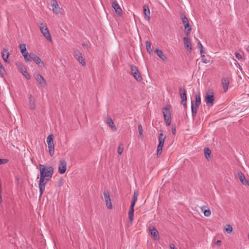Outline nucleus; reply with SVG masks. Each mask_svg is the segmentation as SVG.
<instances>
[{
  "label": "nucleus",
  "instance_id": "3",
  "mask_svg": "<svg viewBox=\"0 0 249 249\" xmlns=\"http://www.w3.org/2000/svg\"><path fill=\"white\" fill-rule=\"evenodd\" d=\"M180 18L184 26L185 34L186 36H188L192 30L191 27H190L188 19L184 14H181Z\"/></svg>",
  "mask_w": 249,
  "mask_h": 249
},
{
  "label": "nucleus",
  "instance_id": "54",
  "mask_svg": "<svg viewBox=\"0 0 249 249\" xmlns=\"http://www.w3.org/2000/svg\"><path fill=\"white\" fill-rule=\"evenodd\" d=\"M215 244L218 246H220L221 245V241L220 240H217L216 243H215Z\"/></svg>",
  "mask_w": 249,
  "mask_h": 249
},
{
  "label": "nucleus",
  "instance_id": "26",
  "mask_svg": "<svg viewBox=\"0 0 249 249\" xmlns=\"http://www.w3.org/2000/svg\"><path fill=\"white\" fill-rule=\"evenodd\" d=\"M238 177L241 181V182L244 185L246 184L247 181L248 180H246L244 174L241 172H238Z\"/></svg>",
  "mask_w": 249,
  "mask_h": 249
},
{
  "label": "nucleus",
  "instance_id": "46",
  "mask_svg": "<svg viewBox=\"0 0 249 249\" xmlns=\"http://www.w3.org/2000/svg\"><path fill=\"white\" fill-rule=\"evenodd\" d=\"M136 201H137V200L132 199L131 203V205H130L131 208H134L135 205Z\"/></svg>",
  "mask_w": 249,
  "mask_h": 249
},
{
  "label": "nucleus",
  "instance_id": "19",
  "mask_svg": "<svg viewBox=\"0 0 249 249\" xmlns=\"http://www.w3.org/2000/svg\"><path fill=\"white\" fill-rule=\"evenodd\" d=\"M183 42L185 46L189 50L192 51L193 49L191 42L189 38L186 37L183 38Z\"/></svg>",
  "mask_w": 249,
  "mask_h": 249
},
{
  "label": "nucleus",
  "instance_id": "17",
  "mask_svg": "<svg viewBox=\"0 0 249 249\" xmlns=\"http://www.w3.org/2000/svg\"><path fill=\"white\" fill-rule=\"evenodd\" d=\"M143 12L144 14V18L147 21H149L150 17V10L148 5H144L143 7Z\"/></svg>",
  "mask_w": 249,
  "mask_h": 249
},
{
  "label": "nucleus",
  "instance_id": "20",
  "mask_svg": "<svg viewBox=\"0 0 249 249\" xmlns=\"http://www.w3.org/2000/svg\"><path fill=\"white\" fill-rule=\"evenodd\" d=\"M166 138V136L163 135L162 133H160L158 137L159 140V146H163L164 142L165 141V139Z\"/></svg>",
  "mask_w": 249,
  "mask_h": 249
},
{
  "label": "nucleus",
  "instance_id": "1",
  "mask_svg": "<svg viewBox=\"0 0 249 249\" xmlns=\"http://www.w3.org/2000/svg\"><path fill=\"white\" fill-rule=\"evenodd\" d=\"M40 178H41L50 180L53 174V168L51 166L39 164Z\"/></svg>",
  "mask_w": 249,
  "mask_h": 249
},
{
  "label": "nucleus",
  "instance_id": "45",
  "mask_svg": "<svg viewBox=\"0 0 249 249\" xmlns=\"http://www.w3.org/2000/svg\"><path fill=\"white\" fill-rule=\"evenodd\" d=\"M197 46V48L200 49H203V45H202V44L201 43V42L199 40H198Z\"/></svg>",
  "mask_w": 249,
  "mask_h": 249
},
{
  "label": "nucleus",
  "instance_id": "41",
  "mask_svg": "<svg viewBox=\"0 0 249 249\" xmlns=\"http://www.w3.org/2000/svg\"><path fill=\"white\" fill-rule=\"evenodd\" d=\"M45 27H47L46 23L43 22H40L38 23V27L40 30L42 29V27H43V28H45Z\"/></svg>",
  "mask_w": 249,
  "mask_h": 249
},
{
  "label": "nucleus",
  "instance_id": "37",
  "mask_svg": "<svg viewBox=\"0 0 249 249\" xmlns=\"http://www.w3.org/2000/svg\"><path fill=\"white\" fill-rule=\"evenodd\" d=\"M162 147H163L162 146L158 145L157 153V157H159L160 155V154L162 152Z\"/></svg>",
  "mask_w": 249,
  "mask_h": 249
},
{
  "label": "nucleus",
  "instance_id": "11",
  "mask_svg": "<svg viewBox=\"0 0 249 249\" xmlns=\"http://www.w3.org/2000/svg\"><path fill=\"white\" fill-rule=\"evenodd\" d=\"M51 6L53 8V12L55 14H58L60 13V8L56 0H52L51 2Z\"/></svg>",
  "mask_w": 249,
  "mask_h": 249
},
{
  "label": "nucleus",
  "instance_id": "39",
  "mask_svg": "<svg viewBox=\"0 0 249 249\" xmlns=\"http://www.w3.org/2000/svg\"><path fill=\"white\" fill-rule=\"evenodd\" d=\"M5 72V69L2 65V64H1V63L0 62V74L3 75Z\"/></svg>",
  "mask_w": 249,
  "mask_h": 249
},
{
  "label": "nucleus",
  "instance_id": "55",
  "mask_svg": "<svg viewBox=\"0 0 249 249\" xmlns=\"http://www.w3.org/2000/svg\"><path fill=\"white\" fill-rule=\"evenodd\" d=\"M183 103V105L184 106V107L185 108H186L187 107V104H186V102H184Z\"/></svg>",
  "mask_w": 249,
  "mask_h": 249
},
{
  "label": "nucleus",
  "instance_id": "36",
  "mask_svg": "<svg viewBox=\"0 0 249 249\" xmlns=\"http://www.w3.org/2000/svg\"><path fill=\"white\" fill-rule=\"evenodd\" d=\"M225 230L228 233H231L232 231V227L230 225H227Z\"/></svg>",
  "mask_w": 249,
  "mask_h": 249
},
{
  "label": "nucleus",
  "instance_id": "30",
  "mask_svg": "<svg viewBox=\"0 0 249 249\" xmlns=\"http://www.w3.org/2000/svg\"><path fill=\"white\" fill-rule=\"evenodd\" d=\"M204 152L205 154V157L207 158V159H209V158L210 157V155L211 154V150L208 148H205L204 149Z\"/></svg>",
  "mask_w": 249,
  "mask_h": 249
},
{
  "label": "nucleus",
  "instance_id": "2",
  "mask_svg": "<svg viewBox=\"0 0 249 249\" xmlns=\"http://www.w3.org/2000/svg\"><path fill=\"white\" fill-rule=\"evenodd\" d=\"M170 105H167L166 107L163 108L162 109L164 121L167 126L170 125L171 123V113L170 111Z\"/></svg>",
  "mask_w": 249,
  "mask_h": 249
},
{
  "label": "nucleus",
  "instance_id": "51",
  "mask_svg": "<svg viewBox=\"0 0 249 249\" xmlns=\"http://www.w3.org/2000/svg\"><path fill=\"white\" fill-rule=\"evenodd\" d=\"M200 53L202 57H204L205 56V55L204 54H203V53H204L203 49H200Z\"/></svg>",
  "mask_w": 249,
  "mask_h": 249
},
{
  "label": "nucleus",
  "instance_id": "24",
  "mask_svg": "<svg viewBox=\"0 0 249 249\" xmlns=\"http://www.w3.org/2000/svg\"><path fill=\"white\" fill-rule=\"evenodd\" d=\"M107 124L109 125V127L111 128V129L115 131H116L117 129L116 126H115L114 123L111 118H108L107 119Z\"/></svg>",
  "mask_w": 249,
  "mask_h": 249
},
{
  "label": "nucleus",
  "instance_id": "56",
  "mask_svg": "<svg viewBox=\"0 0 249 249\" xmlns=\"http://www.w3.org/2000/svg\"><path fill=\"white\" fill-rule=\"evenodd\" d=\"M29 53L27 52V50L26 51V52H25V53H23V54L24 55L26 54H28ZM22 55L23 56V54H22Z\"/></svg>",
  "mask_w": 249,
  "mask_h": 249
},
{
  "label": "nucleus",
  "instance_id": "18",
  "mask_svg": "<svg viewBox=\"0 0 249 249\" xmlns=\"http://www.w3.org/2000/svg\"><path fill=\"white\" fill-rule=\"evenodd\" d=\"M2 57L4 61L5 62L8 63L9 62L8 61V57L10 55V53L8 51V50L6 49H3L2 51Z\"/></svg>",
  "mask_w": 249,
  "mask_h": 249
},
{
  "label": "nucleus",
  "instance_id": "33",
  "mask_svg": "<svg viewBox=\"0 0 249 249\" xmlns=\"http://www.w3.org/2000/svg\"><path fill=\"white\" fill-rule=\"evenodd\" d=\"M19 47V49L20 50L21 54H24L23 53H25V52H26V48L25 44H20Z\"/></svg>",
  "mask_w": 249,
  "mask_h": 249
},
{
  "label": "nucleus",
  "instance_id": "25",
  "mask_svg": "<svg viewBox=\"0 0 249 249\" xmlns=\"http://www.w3.org/2000/svg\"><path fill=\"white\" fill-rule=\"evenodd\" d=\"M155 53H156L157 55L163 61H164L166 59V57L163 53L162 52L161 50L156 49L155 50Z\"/></svg>",
  "mask_w": 249,
  "mask_h": 249
},
{
  "label": "nucleus",
  "instance_id": "13",
  "mask_svg": "<svg viewBox=\"0 0 249 249\" xmlns=\"http://www.w3.org/2000/svg\"><path fill=\"white\" fill-rule=\"evenodd\" d=\"M221 84L223 86L224 92H226L229 86V79L227 77H223L221 79Z\"/></svg>",
  "mask_w": 249,
  "mask_h": 249
},
{
  "label": "nucleus",
  "instance_id": "27",
  "mask_svg": "<svg viewBox=\"0 0 249 249\" xmlns=\"http://www.w3.org/2000/svg\"><path fill=\"white\" fill-rule=\"evenodd\" d=\"M201 104V97L199 93L196 94V101L194 103V105L196 106H199Z\"/></svg>",
  "mask_w": 249,
  "mask_h": 249
},
{
  "label": "nucleus",
  "instance_id": "29",
  "mask_svg": "<svg viewBox=\"0 0 249 249\" xmlns=\"http://www.w3.org/2000/svg\"><path fill=\"white\" fill-rule=\"evenodd\" d=\"M73 55L76 59L79 58L80 57L82 56L79 50L75 49H73Z\"/></svg>",
  "mask_w": 249,
  "mask_h": 249
},
{
  "label": "nucleus",
  "instance_id": "4",
  "mask_svg": "<svg viewBox=\"0 0 249 249\" xmlns=\"http://www.w3.org/2000/svg\"><path fill=\"white\" fill-rule=\"evenodd\" d=\"M131 73L133 76L134 78L138 81L141 82L142 80V77L141 73L138 71L137 67L134 65H130Z\"/></svg>",
  "mask_w": 249,
  "mask_h": 249
},
{
  "label": "nucleus",
  "instance_id": "35",
  "mask_svg": "<svg viewBox=\"0 0 249 249\" xmlns=\"http://www.w3.org/2000/svg\"><path fill=\"white\" fill-rule=\"evenodd\" d=\"M79 63H80L82 66H86V62L84 58L82 56L80 57L79 58H76Z\"/></svg>",
  "mask_w": 249,
  "mask_h": 249
},
{
  "label": "nucleus",
  "instance_id": "53",
  "mask_svg": "<svg viewBox=\"0 0 249 249\" xmlns=\"http://www.w3.org/2000/svg\"><path fill=\"white\" fill-rule=\"evenodd\" d=\"M202 61L204 63H208V60L206 58H204L203 57H202Z\"/></svg>",
  "mask_w": 249,
  "mask_h": 249
},
{
  "label": "nucleus",
  "instance_id": "5",
  "mask_svg": "<svg viewBox=\"0 0 249 249\" xmlns=\"http://www.w3.org/2000/svg\"><path fill=\"white\" fill-rule=\"evenodd\" d=\"M53 139V135H49L47 138V142L48 145L49 152L51 156H53L54 155V152Z\"/></svg>",
  "mask_w": 249,
  "mask_h": 249
},
{
  "label": "nucleus",
  "instance_id": "38",
  "mask_svg": "<svg viewBox=\"0 0 249 249\" xmlns=\"http://www.w3.org/2000/svg\"><path fill=\"white\" fill-rule=\"evenodd\" d=\"M138 131L139 135L141 136H142L143 129L142 126L141 124H139L138 125Z\"/></svg>",
  "mask_w": 249,
  "mask_h": 249
},
{
  "label": "nucleus",
  "instance_id": "7",
  "mask_svg": "<svg viewBox=\"0 0 249 249\" xmlns=\"http://www.w3.org/2000/svg\"><path fill=\"white\" fill-rule=\"evenodd\" d=\"M104 196L105 197L106 204L107 207L109 209H112V206L111 199H110V196H109V194L107 190H104Z\"/></svg>",
  "mask_w": 249,
  "mask_h": 249
},
{
  "label": "nucleus",
  "instance_id": "32",
  "mask_svg": "<svg viewBox=\"0 0 249 249\" xmlns=\"http://www.w3.org/2000/svg\"><path fill=\"white\" fill-rule=\"evenodd\" d=\"M20 71L23 74V75L27 79H30L31 77L28 73V72L26 71V70H24L22 68L20 69Z\"/></svg>",
  "mask_w": 249,
  "mask_h": 249
},
{
  "label": "nucleus",
  "instance_id": "43",
  "mask_svg": "<svg viewBox=\"0 0 249 249\" xmlns=\"http://www.w3.org/2000/svg\"><path fill=\"white\" fill-rule=\"evenodd\" d=\"M138 196V192L135 191L134 193L132 199L137 200Z\"/></svg>",
  "mask_w": 249,
  "mask_h": 249
},
{
  "label": "nucleus",
  "instance_id": "6",
  "mask_svg": "<svg viewBox=\"0 0 249 249\" xmlns=\"http://www.w3.org/2000/svg\"><path fill=\"white\" fill-rule=\"evenodd\" d=\"M214 97L213 96V92L210 90H209L205 96V102L206 104L209 106H212L213 104V101Z\"/></svg>",
  "mask_w": 249,
  "mask_h": 249
},
{
  "label": "nucleus",
  "instance_id": "42",
  "mask_svg": "<svg viewBox=\"0 0 249 249\" xmlns=\"http://www.w3.org/2000/svg\"><path fill=\"white\" fill-rule=\"evenodd\" d=\"M134 213H128V218L130 222H132L133 220Z\"/></svg>",
  "mask_w": 249,
  "mask_h": 249
},
{
  "label": "nucleus",
  "instance_id": "52",
  "mask_svg": "<svg viewBox=\"0 0 249 249\" xmlns=\"http://www.w3.org/2000/svg\"><path fill=\"white\" fill-rule=\"evenodd\" d=\"M134 208L130 207V209L128 212V213H134Z\"/></svg>",
  "mask_w": 249,
  "mask_h": 249
},
{
  "label": "nucleus",
  "instance_id": "31",
  "mask_svg": "<svg viewBox=\"0 0 249 249\" xmlns=\"http://www.w3.org/2000/svg\"><path fill=\"white\" fill-rule=\"evenodd\" d=\"M124 148V145L123 143H121L119 144V146L118 147V153L119 155H121L123 152Z\"/></svg>",
  "mask_w": 249,
  "mask_h": 249
},
{
  "label": "nucleus",
  "instance_id": "10",
  "mask_svg": "<svg viewBox=\"0 0 249 249\" xmlns=\"http://www.w3.org/2000/svg\"><path fill=\"white\" fill-rule=\"evenodd\" d=\"M43 36L46 38V39L49 41H52V38L51 34L47 27H45V28H42V29L40 30Z\"/></svg>",
  "mask_w": 249,
  "mask_h": 249
},
{
  "label": "nucleus",
  "instance_id": "14",
  "mask_svg": "<svg viewBox=\"0 0 249 249\" xmlns=\"http://www.w3.org/2000/svg\"><path fill=\"white\" fill-rule=\"evenodd\" d=\"M179 91L180 93V98L181 99V102L187 101V96L186 93V90L184 88H179Z\"/></svg>",
  "mask_w": 249,
  "mask_h": 249
},
{
  "label": "nucleus",
  "instance_id": "15",
  "mask_svg": "<svg viewBox=\"0 0 249 249\" xmlns=\"http://www.w3.org/2000/svg\"><path fill=\"white\" fill-rule=\"evenodd\" d=\"M36 79L42 86H45L46 85V82L43 77L40 74H37L35 76Z\"/></svg>",
  "mask_w": 249,
  "mask_h": 249
},
{
  "label": "nucleus",
  "instance_id": "23",
  "mask_svg": "<svg viewBox=\"0 0 249 249\" xmlns=\"http://www.w3.org/2000/svg\"><path fill=\"white\" fill-rule=\"evenodd\" d=\"M198 106L194 105L193 101L191 102V111L193 118H195L197 113V109Z\"/></svg>",
  "mask_w": 249,
  "mask_h": 249
},
{
  "label": "nucleus",
  "instance_id": "12",
  "mask_svg": "<svg viewBox=\"0 0 249 249\" xmlns=\"http://www.w3.org/2000/svg\"><path fill=\"white\" fill-rule=\"evenodd\" d=\"M32 60L40 67H44V63L42 61L41 59L36 55L32 53Z\"/></svg>",
  "mask_w": 249,
  "mask_h": 249
},
{
  "label": "nucleus",
  "instance_id": "28",
  "mask_svg": "<svg viewBox=\"0 0 249 249\" xmlns=\"http://www.w3.org/2000/svg\"><path fill=\"white\" fill-rule=\"evenodd\" d=\"M145 44H146V48L147 52L149 54L152 53H153V50L151 48L150 42L149 41H146L145 42Z\"/></svg>",
  "mask_w": 249,
  "mask_h": 249
},
{
  "label": "nucleus",
  "instance_id": "50",
  "mask_svg": "<svg viewBox=\"0 0 249 249\" xmlns=\"http://www.w3.org/2000/svg\"><path fill=\"white\" fill-rule=\"evenodd\" d=\"M169 246L171 249H177L173 244H170Z\"/></svg>",
  "mask_w": 249,
  "mask_h": 249
},
{
  "label": "nucleus",
  "instance_id": "8",
  "mask_svg": "<svg viewBox=\"0 0 249 249\" xmlns=\"http://www.w3.org/2000/svg\"><path fill=\"white\" fill-rule=\"evenodd\" d=\"M67 162L64 160L59 161L58 165V172L60 174H63L65 173L67 169Z\"/></svg>",
  "mask_w": 249,
  "mask_h": 249
},
{
  "label": "nucleus",
  "instance_id": "44",
  "mask_svg": "<svg viewBox=\"0 0 249 249\" xmlns=\"http://www.w3.org/2000/svg\"><path fill=\"white\" fill-rule=\"evenodd\" d=\"M172 132L173 135H175L176 133V128L175 125H172Z\"/></svg>",
  "mask_w": 249,
  "mask_h": 249
},
{
  "label": "nucleus",
  "instance_id": "57",
  "mask_svg": "<svg viewBox=\"0 0 249 249\" xmlns=\"http://www.w3.org/2000/svg\"><path fill=\"white\" fill-rule=\"evenodd\" d=\"M246 184H248L249 186V180L247 181Z\"/></svg>",
  "mask_w": 249,
  "mask_h": 249
},
{
  "label": "nucleus",
  "instance_id": "22",
  "mask_svg": "<svg viewBox=\"0 0 249 249\" xmlns=\"http://www.w3.org/2000/svg\"><path fill=\"white\" fill-rule=\"evenodd\" d=\"M29 107L31 109H34L36 107V104L35 99L32 95H30L29 97Z\"/></svg>",
  "mask_w": 249,
  "mask_h": 249
},
{
  "label": "nucleus",
  "instance_id": "47",
  "mask_svg": "<svg viewBox=\"0 0 249 249\" xmlns=\"http://www.w3.org/2000/svg\"><path fill=\"white\" fill-rule=\"evenodd\" d=\"M136 201H137V200L132 199L131 203V205H130L131 208H134L135 205Z\"/></svg>",
  "mask_w": 249,
  "mask_h": 249
},
{
  "label": "nucleus",
  "instance_id": "40",
  "mask_svg": "<svg viewBox=\"0 0 249 249\" xmlns=\"http://www.w3.org/2000/svg\"><path fill=\"white\" fill-rule=\"evenodd\" d=\"M203 213L204 215L207 217L210 216L211 214V211L209 209L204 210Z\"/></svg>",
  "mask_w": 249,
  "mask_h": 249
},
{
  "label": "nucleus",
  "instance_id": "48",
  "mask_svg": "<svg viewBox=\"0 0 249 249\" xmlns=\"http://www.w3.org/2000/svg\"><path fill=\"white\" fill-rule=\"evenodd\" d=\"M7 160L6 159H0V165L7 163Z\"/></svg>",
  "mask_w": 249,
  "mask_h": 249
},
{
  "label": "nucleus",
  "instance_id": "16",
  "mask_svg": "<svg viewBox=\"0 0 249 249\" xmlns=\"http://www.w3.org/2000/svg\"><path fill=\"white\" fill-rule=\"evenodd\" d=\"M112 7L114 8L117 14H121L122 13V9L117 1L114 0L112 2Z\"/></svg>",
  "mask_w": 249,
  "mask_h": 249
},
{
  "label": "nucleus",
  "instance_id": "9",
  "mask_svg": "<svg viewBox=\"0 0 249 249\" xmlns=\"http://www.w3.org/2000/svg\"><path fill=\"white\" fill-rule=\"evenodd\" d=\"M48 180H47L46 179L40 178L39 181V184H38V187L39 189V193H40V197L41 196L42 194H43L45 188V185L46 184L47 181Z\"/></svg>",
  "mask_w": 249,
  "mask_h": 249
},
{
  "label": "nucleus",
  "instance_id": "34",
  "mask_svg": "<svg viewBox=\"0 0 249 249\" xmlns=\"http://www.w3.org/2000/svg\"><path fill=\"white\" fill-rule=\"evenodd\" d=\"M23 56L26 61H30L32 59V57L33 56V55L32 54H31L30 53H28L23 55Z\"/></svg>",
  "mask_w": 249,
  "mask_h": 249
},
{
  "label": "nucleus",
  "instance_id": "49",
  "mask_svg": "<svg viewBox=\"0 0 249 249\" xmlns=\"http://www.w3.org/2000/svg\"><path fill=\"white\" fill-rule=\"evenodd\" d=\"M235 56L238 59H242V55L239 53H236Z\"/></svg>",
  "mask_w": 249,
  "mask_h": 249
},
{
  "label": "nucleus",
  "instance_id": "21",
  "mask_svg": "<svg viewBox=\"0 0 249 249\" xmlns=\"http://www.w3.org/2000/svg\"><path fill=\"white\" fill-rule=\"evenodd\" d=\"M151 235L155 239H157L159 237V234L158 231L153 227L149 229Z\"/></svg>",
  "mask_w": 249,
  "mask_h": 249
}]
</instances>
